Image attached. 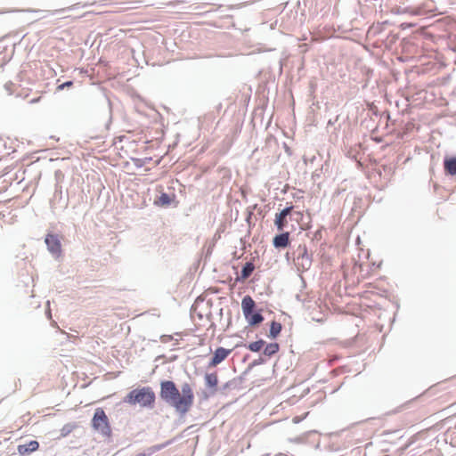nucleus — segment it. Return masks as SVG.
I'll list each match as a JSON object with an SVG mask.
<instances>
[{
    "instance_id": "nucleus-28",
    "label": "nucleus",
    "mask_w": 456,
    "mask_h": 456,
    "mask_svg": "<svg viewBox=\"0 0 456 456\" xmlns=\"http://www.w3.org/2000/svg\"><path fill=\"white\" fill-rule=\"evenodd\" d=\"M420 418H421V417H420L419 415H418V416H417L416 414H414V415L412 416V418L409 420V422H416V421H419V420L420 419Z\"/></svg>"
},
{
    "instance_id": "nucleus-11",
    "label": "nucleus",
    "mask_w": 456,
    "mask_h": 456,
    "mask_svg": "<svg viewBox=\"0 0 456 456\" xmlns=\"http://www.w3.org/2000/svg\"><path fill=\"white\" fill-rule=\"evenodd\" d=\"M444 171L447 175H456V157L445 158L444 160Z\"/></svg>"
},
{
    "instance_id": "nucleus-6",
    "label": "nucleus",
    "mask_w": 456,
    "mask_h": 456,
    "mask_svg": "<svg viewBox=\"0 0 456 456\" xmlns=\"http://www.w3.org/2000/svg\"><path fill=\"white\" fill-rule=\"evenodd\" d=\"M45 242L49 252L55 257L61 254V243L57 234L48 233L45 236Z\"/></svg>"
},
{
    "instance_id": "nucleus-10",
    "label": "nucleus",
    "mask_w": 456,
    "mask_h": 456,
    "mask_svg": "<svg viewBox=\"0 0 456 456\" xmlns=\"http://www.w3.org/2000/svg\"><path fill=\"white\" fill-rule=\"evenodd\" d=\"M38 447V442L36 440H32L27 444L18 445V452L21 455L29 454L37 451Z\"/></svg>"
},
{
    "instance_id": "nucleus-15",
    "label": "nucleus",
    "mask_w": 456,
    "mask_h": 456,
    "mask_svg": "<svg viewBox=\"0 0 456 456\" xmlns=\"http://www.w3.org/2000/svg\"><path fill=\"white\" fill-rule=\"evenodd\" d=\"M255 265L251 262H247L241 269L240 280H247L253 273Z\"/></svg>"
},
{
    "instance_id": "nucleus-4",
    "label": "nucleus",
    "mask_w": 456,
    "mask_h": 456,
    "mask_svg": "<svg viewBox=\"0 0 456 456\" xmlns=\"http://www.w3.org/2000/svg\"><path fill=\"white\" fill-rule=\"evenodd\" d=\"M92 426L102 436L107 437L110 436L111 428L110 426L109 419L102 408H97L95 410L92 419Z\"/></svg>"
},
{
    "instance_id": "nucleus-14",
    "label": "nucleus",
    "mask_w": 456,
    "mask_h": 456,
    "mask_svg": "<svg viewBox=\"0 0 456 456\" xmlns=\"http://www.w3.org/2000/svg\"><path fill=\"white\" fill-rule=\"evenodd\" d=\"M360 143L354 144V146H345V152L346 156L352 159H357L358 154L360 153Z\"/></svg>"
},
{
    "instance_id": "nucleus-34",
    "label": "nucleus",
    "mask_w": 456,
    "mask_h": 456,
    "mask_svg": "<svg viewBox=\"0 0 456 456\" xmlns=\"http://www.w3.org/2000/svg\"><path fill=\"white\" fill-rule=\"evenodd\" d=\"M37 101H38V99H37V100L33 99V100H31L29 102L33 103V102H37Z\"/></svg>"
},
{
    "instance_id": "nucleus-25",
    "label": "nucleus",
    "mask_w": 456,
    "mask_h": 456,
    "mask_svg": "<svg viewBox=\"0 0 456 456\" xmlns=\"http://www.w3.org/2000/svg\"><path fill=\"white\" fill-rule=\"evenodd\" d=\"M72 85H73L72 81H67V82L58 86L57 89L58 90H63L64 88L70 87Z\"/></svg>"
},
{
    "instance_id": "nucleus-27",
    "label": "nucleus",
    "mask_w": 456,
    "mask_h": 456,
    "mask_svg": "<svg viewBox=\"0 0 456 456\" xmlns=\"http://www.w3.org/2000/svg\"><path fill=\"white\" fill-rule=\"evenodd\" d=\"M411 26H412V23H408V22H401V24H400L401 29H404L405 28H409Z\"/></svg>"
},
{
    "instance_id": "nucleus-31",
    "label": "nucleus",
    "mask_w": 456,
    "mask_h": 456,
    "mask_svg": "<svg viewBox=\"0 0 456 456\" xmlns=\"http://www.w3.org/2000/svg\"><path fill=\"white\" fill-rule=\"evenodd\" d=\"M405 415H406V412H405V413H403V416H402V415L400 416L401 421H402V420H403V421H408V419H406V416H405Z\"/></svg>"
},
{
    "instance_id": "nucleus-24",
    "label": "nucleus",
    "mask_w": 456,
    "mask_h": 456,
    "mask_svg": "<svg viewBox=\"0 0 456 456\" xmlns=\"http://www.w3.org/2000/svg\"><path fill=\"white\" fill-rule=\"evenodd\" d=\"M419 453V446L416 445L415 447L411 448L408 452L407 455L409 456H417Z\"/></svg>"
},
{
    "instance_id": "nucleus-35",
    "label": "nucleus",
    "mask_w": 456,
    "mask_h": 456,
    "mask_svg": "<svg viewBox=\"0 0 456 456\" xmlns=\"http://www.w3.org/2000/svg\"><path fill=\"white\" fill-rule=\"evenodd\" d=\"M76 5H72V6H69L68 9L69 10H71V9H74Z\"/></svg>"
},
{
    "instance_id": "nucleus-36",
    "label": "nucleus",
    "mask_w": 456,
    "mask_h": 456,
    "mask_svg": "<svg viewBox=\"0 0 456 456\" xmlns=\"http://www.w3.org/2000/svg\"><path fill=\"white\" fill-rule=\"evenodd\" d=\"M51 139H54L55 141H58V138H55L54 136H51Z\"/></svg>"
},
{
    "instance_id": "nucleus-33",
    "label": "nucleus",
    "mask_w": 456,
    "mask_h": 456,
    "mask_svg": "<svg viewBox=\"0 0 456 456\" xmlns=\"http://www.w3.org/2000/svg\"><path fill=\"white\" fill-rule=\"evenodd\" d=\"M334 122H335V121H332L331 119H330V120L328 121V124H329V125H332Z\"/></svg>"
},
{
    "instance_id": "nucleus-32",
    "label": "nucleus",
    "mask_w": 456,
    "mask_h": 456,
    "mask_svg": "<svg viewBox=\"0 0 456 456\" xmlns=\"http://www.w3.org/2000/svg\"><path fill=\"white\" fill-rule=\"evenodd\" d=\"M135 456H147L146 453H138L137 455Z\"/></svg>"
},
{
    "instance_id": "nucleus-29",
    "label": "nucleus",
    "mask_w": 456,
    "mask_h": 456,
    "mask_svg": "<svg viewBox=\"0 0 456 456\" xmlns=\"http://www.w3.org/2000/svg\"><path fill=\"white\" fill-rule=\"evenodd\" d=\"M61 193H62V191H61V187H59V188L57 187V188L55 189L54 196H55V197H57V196L61 197Z\"/></svg>"
},
{
    "instance_id": "nucleus-16",
    "label": "nucleus",
    "mask_w": 456,
    "mask_h": 456,
    "mask_svg": "<svg viewBox=\"0 0 456 456\" xmlns=\"http://www.w3.org/2000/svg\"><path fill=\"white\" fill-rule=\"evenodd\" d=\"M281 331V324L275 321H273L270 325L269 337L271 338H276Z\"/></svg>"
},
{
    "instance_id": "nucleus-26",
    "label": "nucleus",
    "mask_w": 456,
    "mask_h": 456,
    "mask_svg": "<svg viewBox=\"0 0 456 456\" xmlns=\"http://www.w3.org/2000/svg\"><path fill=\"white\" fill-rule=\"evenodd\" d=\"M408 12H411V13H414V14H417V13H418V12H417L416 10L410 9V8H408V7H405L404 9H403V8L401 7V11H400V13H401V14H402V13Z\"/></svg>"
},
{
    "instance_id": "nucleus-7",
    "label": "nucleus",
    "mask_w": 456,
    "mask_h": 456,
    "mask_svg": "<svg viewBox=\"0 0 456 456\" xmlns=\"http://www.w3.org/2000/svg\"><path fill=\"white\" fill-rule=\"evenodd\" d=\"M292 210L293 207L290 206L283 208L280 213L276 214L274 224L279 231H283L287 225V216L291 214Z\"/></svg>"
},
{
    "instance_id": "nucleus-2",
    "label": "nucleus",
    "mask_w": 456,
    "mask_h": 456,
    "mask_svg": "<svg viewBox=\"0 0 456 456\" xmlns=\"http://www.w3.org/2000/svg\"><path fill=\"white\" fill-rule=\"evenodd\" d=\"M156 395L151 387H143L130 391L124 398V403L130 405L139 404L142 408L152 409Z\"/></svg>"
},
{
    "instance_id": "nucleus-5",
    "label": "nucleus",
    "mask_w": 456,
    "mask_h": 456,
    "mask_svg": "<svg viewBox=\"0 0 456 456\" xmlns=\"http://www.w3.org/2000/svg\"><path fill=\"white\" fill-rule=\"evenodd\" d=\"M296 265H297V268L303 272L310 269L312 265V257L308 254L305 246L298 247Z\"/></svg>"
},
{
    "instance_id": "nucleus-19",
    "label": "nucleus",
    "mask_w": 456,
    "mask_h": 456,
    "mask_svg": "<svg viewBox=\"0 0 456 456\" xmlns=\"http://www.w3.org/2000/svg\"><path fill=\"white\" fill-rule=\"evenodd\" d=\"M265 345V342L263 339H259L257 341L249 343L247 347L251 352L256 353V352H259Z\"/></svg>"
},
{
    "instance_id": "nucleus-18",
    "label": "nucleus",
    "mask_w": 456,
    "mask_h": 456,
    "mask_svg": "<svg viewBox=\"0 0 456 456\" xmlns=\"http://www.w3.org/2000/svg\"><path fill=\"white\" fill-rule=\"evenodd\" d=\"M172 440H168L167 441L166 443H163V444H156V445H153V446H151L150 448L147 449L148 452L146 453L147 456H150L151 455L152 453L156 452H159L162 449H164L165 447L168 446L169 444H172Z\"/></svg>"
},
{
    "instance_id": "nucleus-23",
    "label": "nucleus",
    "mask_w": 456,
    "mask_h": 456,
    "mask_svg": "<svg viewBox=\"0 0 456 456\" xmlns=\"http://www.w3.org/2000/svg\"><path fill=\"white\" fill-rule=\"evenodd\" d=\"M265 362V360L262 356H259L257 359L254 360L250 363V367H255L256 365L263 364Z\"/></svg>"
},
{
    "instance_id": "nucleus-21",
    "label": "nucleus",
    "mask_w": 456,
    "mask_h": 456,
    "mask_svg": "<svg viewBox=\"0 0 456 456\" xmlns=\"http://www.w3.org/2000/svg\"><path fill=\"white\" fill-rule=\"evenodd\" d=\"M74 426L71 425V424H66L62 427V428L61 429V436H68L73 429Z\"/></svg>"
},
{
    "instance_id": "nucleus-37",
    "label": "nucleus",
    "mask_w": 456,
    "mask_h": 456,
    "mask_svg": "<svg viewBox=\"0 0 456 456\" xmlns=\"http://www.w3.org/2000/svg\"><path fill=\"white\" fill-rule=\"evenodd\" d=\"M110 121H111V118H109V123H108V125L110 123Z\"/></svg>"
},
{
    "instance_id": "nucleus-9",
    "label": "nucleus",
    "mask_w": 456,
    "mask_h": 456,
    "mask_svg": "<svg viewBox=\"0 0 456 456\" xmlns=\"http://www.w3.org/2000/svg\"><path fill=\"white\" fill-rule=\"evenodd\" d=\"M273 244L276 248H285L289 245V233L281 232L274 236Z\"/></svg>"
},
{
    "instance_id": "nucleus-3",
    "label": "nucleus",
    "mask_w": 456,
    "mask_h": 456,
    "mask_svg": "<svg viewBox=\"0 0 456 456\" xmlns=\"http://www.w3.org/2000/svg\"><path fill=\"white\" fill-rule=\"evenodd\" d=\"M241 309L250 326H257L264 321L261 310L256 311V302L250 296H245L241 301Z\"/></svg>"
},
{
    "instance_id": "nucleus-1",
    "label": "nucleus",
    "mask_w": 456,
    "mask_h": 456,
    "mask_svg": "<svg viewBox=\"0 0 456 456\" xmlns=\"http://www.w3.org/2000/svg\"><path fill=\"white\" fill-rule=\"evenodd\" d=\"M159 396L167 405L173 407L180 416H184L194 403L192 387L187 382L183 383L181 388L178 389L174 381H161Z\"/></svg>"
},
{
    "instance_id": "nucleus-30",
    "label": "nucleus",
    "mask_w": 456,
    "mask_h": 456,
    "mask_svg": "<svg viewBox=\"0 0 456 456\" xmlns=\"http://www.w3.org/2000/svg\"><path fill=\"white\" fill-rule=\"evenodd\" d=\"M381 118H384L385 121L387 122L388 120H391V116L390 115H387V116H380Z\"/></svg>"
},
{
    "instance_id": "nucleus-22",
    "label": "nucleus",
    "mask_w": 456,
    "mask_h": 456,
    "mask_svg": "<svg viewBox=\"0 0 456 456\" xmlns=\"http://www.w3.org/2000/svg\"><path fill=\"white\" fill-rule=\"evenodd\" d=\"M415 403V400L413 401H409L403 404H401L400 406V409H401V413L402 412H404L405 411H407L409 408H410V405Z\"/></svg>"
},
{
    "instance_id": "nucleus-17",
    "label": "nucleus",
    "mask_w": 456,
    "mask_h": 456,
    "mask_svg": "<svg viewBox=\"0 0 456 456\" xmlns=\"http://www.w3.org/2000/svg\"><path fill=\"white\" fill-rule=\"evenodd\" d=\"M279 351V345L277 343L267 344L264 349V354L272 357Z\"/></svg>"
},
{
    "instance_id": "nucleus-8",
    "label": "nucleus",
    "mask_w": 456,
    "mask_h": 456,
    "mask_svg": "<svg viewBox=\"0 0 456 456\" xmlns=\"http://www.w3.org/2000/svg\"><path fill=\"white\" fill-rule=\"evenodd\" d=\"M231 353V350L224 347H218L211 361L208 363V367H216L217 364L222 362Z\"/></svg>"
},
{
    "instance_id": "nucleus-12",
    "label": "nucleus",
    "mask_w": 456,
    "mask_h": 456,
    "mask_svg": "<svg viewBox=\"0 0 456 456\" xmlns=\"http://www.w3.org/2000/svg\"><path fill=\"white\" fill-rule=\"evenodd\" d=\"M217 384L218 379L216 373H206L205 385L206 387L211 388L213 393L216 391Z\"/></svg>"
},
{
    "instance_id": "nucleus-13",
    "label": "nucleus",
    "mask_w": 456,
    "mask_h": 456,
    "mask_svg": "<svg viewBox=\"0 0 456 456\" xmlns=\"http://www.w3.org/2000/svg\"><path fill=\"white\" fill-rule=\"evenodd\" d=\"M419 436V433H416V434L411 436L407 439V441L403 445H401V449H400L401 456H403L405 454V452L417 442Z\"/></svg>"
},
{
    "instance_id": "nucleus-20",
    "label": "nucleus",
    "mask_w": 456,
    "mask_h": 456,
    "mask_svg": "<svg viewBox=\"0 0 456 456\" xmlns=\"http://www.w3.org/2000/svg\"><path fill=\"white\" fill-rule=\"evenodd\" d=\"M171 197L167 193H161V195L159 197V200L156 201L160 206H168L171 203Z\"/></svg>"
}]
</instances>
